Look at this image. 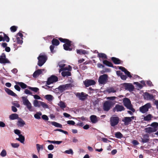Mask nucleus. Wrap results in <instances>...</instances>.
Instances as JSON below:
<instances>
[{
  "label": "nucleus",
  "instance_id": "nucleus-6",
  "mask_svg": "<svg viewBox=\"0 0 158 158\" xmlns=\"http://www.w3.org/2000/svg\"><path fill=\"white\" fill-rule=\"evenodd\" d=\"M114 103L111 101H106L103 104V109L105 111H109Z\"/></svg>",
  "mask_w": 158,
  "mask_h": 158
},
{
  "label": "nucleus",
  "instance_id": "nucleus-34",
  "mask_svg": "<svg viewBox=\"0 0 158 158\" xmlns=\"http://www.w3.org/2000/svg\"><path fill=\"white\" fill-rule=\"evenodd\" d=\"M42 115V113L39 111L37 112L34 115V117L36 119H39L40 118V116Z\"/></svg>",
  "mask_w": 158,
  "mask_h": 158
},
{
  "label": "nucleus",
  "instance_id": "nucleus-20",
  "mask_svg": "<svg viewBox=\"0 0 158 158\" xmlns=\"http://www.w3.org/2000/svg\"><path fill=\"white\" fill-rule=\"evenodd\" d=\"M4 89L8 94L15 97L17 96V95L15 93L10 89L7 88H5Z\"/></svg>",
  "mask_w": 158,
  "mask_h": 158
},
{
  "label": "nucleus",
  "instance_id": "nucleus-22",
  "mask_svg": "<svg viewBox=\"0 0 158 158\" xmlns=\"http://www.w3.org/2000/svg\"><path fill=\"white\" fill-rule=\"evenodd\" d=\"M44 70V69H38L33 74V77H36L38 76L40 74H42L43 71Z\"/></svg>",
  "mask_w": 158,
  "mask_h": 158
},
{
  "label": "nucleus",
  "instance_id": "nucleus-16",
  "mask_svg": "<svg viewBox=\"0 0 158 158\" xmlns=\"http://www.w3.org/2000/svg\"><path fill=\"white\" fill-rule=\"evenodd\" d=\"M124 86L126 89L129 91H133L134 88V86L131 83H125Z\"/></svg>",
  "mask_w": 158,
  "mask_h": 158
},
{
  "label": "nucleus",
  "instance_id": "nucleus-32",
  "mask_svg": "<svg viewBox=\"0 0 158 158\" xmlns=\"http://www.w3.org/2000/svg\"><path fill=\"white\" fill-rule=\"evenodd\" d=\"M111 60L115 64H119L121 63V61L118 58L112 57Z\"/></svg>",
  "mask_w": 158,
  "mask_h": 158
},
{
  "label": "nucleus",
  "instance_id": "nucleus-40",
  "mask_svg": "<svg viewBox=\"0 0 158 158\" xmlns=\"http://www.w3.org/2000/svg\"><path fill=\"white\" fill-rule=\"evenodd\" d=\"M77 53L79 54H86L87 53V52L84 50L82 49L77 50Z\"/></svg>",
  "mask_w": 158,
  "mask_h": 158
},
{
  "label": "nucleus",
  "instance_id": "nucleus-39",
  "mask_svg": "<svg viewBox=\"0 0 158 158\" xmlns=\"http://www.w3.org/2000/svg\"><path fill=\"white\" fill-rule=\"evenodd\" d=\"M52 43L53 45L57 46L59 44V42L58 40L53 39L52 41Z\"/></svg>",
  "mask_w": 158,
  "mask_h": 158
},
{
  "label": "nucleus",
  "instance_id": "nucleus-51",
  "mask_svg": "<svg viewBox=\"0 0 158 158\" xmlns=\"http://www.w3.org/2000/svg\"><path fill=\"white\" fill-rule=\"evenodd\" d=\"M64 153L68 154H71L72 155L73 154V150L72 149H70L69 150H66Z\"/></svg>",
  "mask_w": 158,
  "mask_h": 158
},
{
  "label": "nucleus",
  "instance_id": "nucleus-13",
  "mask_svg": "<svg viewBox=\"0 0 158 158\" xmlns=\"http://www.w3.org/2000/svg\"><path fill=\"white\" fill-rule=\"evenodd\" d=\"M140 139V141L143 143L148 142L149 140V135L147 134H143Z\"/></svg>",
  "mask_w": 158,
  "mask_h": 158
},
{
  "label": "nucleus",
  "instance_id": "nucleus-15",
  "mask_svg": "<svg viewBox=\"0 0 158 158\" xmlns=\"http://www.w3.org/2000/svg\"><path fill=\"white\" fill-rule=\"evenodd\" d=\"M76 95L80 100H84L86 98V97L88 96V95L83 92H82L81 93H77Z\"/></svg>",
  "mask_w": 158,
  "mask_h": 158
},
{
  "label": "nucleus",
  "instance_id": "nucleus-33",
  "mask_svg": "<svg viewBox=\"0 0 158 158\" xmlns=\"http://www.w3.org/2000/svg\"><path fill=\"white\" fill-rule=\"evenodd\" d=\"M19 138H16V140L19 141L22 143H23L25 141L24 137L22 135H19Z\"/></svg>",
  "mask_w": 158,
  "mask_h": 158
},
{
  "label": "nucleus",
  "instance_id": "nucleus-61",
  "mask_svg": "<svg viewBox=\"0 0 158 158\" xmlns=\"http://www.w3.org/2000/svg\"><path fill=\"white\" fill-rule=\"evenodd\" d=\"M32 95L33 96L34 98L35 99L39 100V99H40L41 98L39 96H38L37 95Z\"/></svg>",
  "mask_w": 158,
  "mask_h": 158
},
{
  "label": "nucleus",
  "instance_id": "nucleus-41",
  "mask_svg": "<svg viewBox=\"0 0 158 158\" xmlns=\"http://www.w3.org/2000/svg\"><path fill=\"white\" fill-rule=\"evenodd\" d=\"M152 118V116L151 114H149L145 116L144 118V119L145 121H148L150 120Z\"/></svg>",
  "mask_w": 158,
  "mask_h": 158
},
{
  "label": "nucleus",
  "instance_id": "nucleus-59",
  "mask_svg": "<svg viewBox=\"0 0 158 158\" xmlns=\"http://www.w3.org/2000/svg\"><path fill=\"white\" fill-rule=\"evenodd\" d=\"M42 118L43 119L48 120V118L47 116L46 115H43L42 116Z\"/></svg>",
  "mask_w": 158,
  "mask_h": 158
},
{
  "label": "nucleus",
  "instance_id": "nucleus-46",
  "mask_svg": "<svg viewBox=\"0 0 158 158\" xmlns=\"http://www.w3.org/2000/svg\"><path fill=\"white\" fill-rule=\"evenodd\" d=\"M37 150L38 152H39L40 149L42 150L43 148V146L42 145H40L39 144H36Z\"/></svg>",
  "mask_w": 158,
  "mask_h": 158
},
{
  "label": "nucleus",
  "instance_id": "nucleus-44",
  "mask_svg": "<svg viewBox=\"0 0 158 158\" xmlns=\"http://www.w3.org/2000/svg\"><path fill=\"white\" fill-rule=\"evenodd\" d=\"M98 56L100 58H102L103 59H107V56L104 53H98Z\"/></svg>",
  "mask_w": 158,
  "mask_h": 158
},
{
  "label": "nucleus",
  "instance_id": "nucleus-23",
  "mask_svg": "<svg viewBox=\"0 0 158 158\" xmlns=\"http://www.w3.org/2000/svg\"><path fill=\"white\" fill-rule=\"evenodd\" d=\"M115 109L117 111H121L124 110V108L122 106L116 105L115 107Z\"/></svg>",
  "mask_w": 158,
  "mask_h": 158
},
{
  "label": "nucleus",
  "instance_id": "nucleus-52",
  "mask_svg": "<svg viewBox=\"0 0 158 158\" xmlns=\"http://www.w3.org/2000/svg\"><path fill=\"white\" fill-rule=\"evenodd\" d=\"M17 28L15 26H12L10 27V29L11 31L14 32L16 31Z\"/></svg>",
  "mask_w": 158,
  "mask_h": 158
},
{
  "label": "nucleus",
  "instance_id": "nucleus-55",
  "mask_svg": "<svg viewBox=\"0 0 158 158\" xmlns=\"http://www.w3.org/2000/svg\"><path fill=\"white\" fill-rule=\"evenodd\" d=\"M63 115L66 118H69L70 119L72 118V116L69 114L66 113H64Z\"/></svg>",
  "mask_w": 158,
  "mask_h": 158
},
{
  "label": "nucleus",
  "instance_id": "nucleus-5",
  "mask_svg": "<svg viewBox=\"0 0 158 158\" xmlns=\"http://www.w3.org/2000/svg\"><path fill=\"white\" fill-rule=\"evenodd\" d=\"M150 103H148L145 105L140 107L139 108V111L142 113H145L148 111L149 109L151 107Z\"/></svg>",
  "mask_w": 158,
  "mask_h": 158
},
{
  "label": "nucleus",
  "instance_id": "nucleus-43",
  "mask_svg": "<svg viewBox=\"0 0 158 158\" xmlns=\"http://www.w3.org/2000/svg\"><path fill=\"white\" fill-rule=\"evenodd\" d=\"M27 88L35 93L37 92L39 90V89L36 87H32L30 86H28Z\"/></svg>",
  "mask_w": 158,
  "mask_h": 158
},
{
  "label": "nucleus",
  "instance_id": "nucleus-18",
  "mask_svg": "<svg viewBox=\"0 0 158 158\" xmlns=\"http://www.w3.org/2000/svg\"><path fill=\"white\" fill-rule=\"evenodd\" d=\"M119 69L124 72L125 74H126L129 77L131 78L132 77L130 73L124 67L122 66L119 67Z\"/></svg>",
  "mask_w": 158,
  "mask_h": 158
},
{
  "label": "nucleus",
  "instance_id": "nucleus-45",
  "mask_svg": "<svg viewBox=\"0 0 158 158\" xmlns=\"http://www.w3.org/2000/svg\"><path fill=\"white\" fill-rule=\"evenodd\" d=\"M6 154V152L5 149H3L0 154V156L2 157L5 156Z\"/></svg>",
  "mask_w": 158,
  "mask_h": 158
},
{
  "label": "nucleus",
  "instance_id": "nucleus-25",
  "mask_svg": "<svg viewBox=\"0 0 158 158\" xmlns=\"http://www.w3.org/2000/svg\"><path fill=\"white\" fill-rule=\"evenodd\" d=\"M151 126L153 128L155 132L158 130V123L157 122L152 123L151 125Z\"/></svg>",
  "mask_w": 158,
  "mask_h": 158
},
{
  "label": "nucleus",
  "instance_id": "nucleus-42",
  "mask_svg": "<svg viewBox=\"0 0 158 158\" xmlns=\"http://www.w3.org/2000/svg\"><path fill=\"white\" fill-rule=\"evenodd\" d=\"M115 136L116 138L120 139L122 138L123 135L120 132H118L115 133Z\"/></svg>",
  "mask_w": 158,
  "mask_h": 158
},
{
  "label": "nucleus",
  "instance_id": "nucleus-24",
  "mask_svg": "<svg viewBox=\"0 0 158 158\" xmlns=\"http://www.w3.org/2000/svg\"><path fill=\"white\" fill-rule=\"evenodd\" d=\"M42 102L36 100H34L33 102V104L35 107H40L41 105Z\"/></svg>",
  "mask_w": 158,
  "mask_h": 158
},
{
  "label": "nucleus",
  "instance_id": "nucleus-26",
  "mask_svg": "<svg viewBox=\"0 0 158 158\" xmlns=\"http://www.w3.org/2000/svg\"><path fill=\"white\" fill-rule=\"evenodd\" d=\"M10 120H14L19 118V115L16 114H12L10 115L9 117Z\"/></svg>",
  "mask_w": 158,
  "mask_h": 158
},
{
  "label": "nucleus",
  "instance_id": "nucleus-56",
  "mask_svg": "<svg viewBox=\"0 0 158 158\" xmlns=\"http://www.w3.org/2000/svg\"><path fill=\"white\" fill-rule=\"evenodd\" d=\"M24 92L25 94H27L32 95V93L28 89H25L24 90Z\"/></svg>",
  "mask_w": 158,
  "mask_h": 158
},
{
  "label": "nucleus",
  "instance_id": "nucleus-19",
  "mask_svg": "<svg viewBox=\"0 0 158 158\" xmlns=\"http://www.w3.org/2000/svg\"><path fill=\"white\" fill-rule=\"evenodd\" d=\"M98 117L94 115H91L90 117V119L91 122L93 123H96L98 121Z\"/></svg>",
  "mask_w": 158,
  "mask_h": 158
},
{
  "label": "nucleus",
  "instance_id": "nucleus-28",
  "mask_svg": "<svg viewBox=\"0 0 158 158\" xmlns=\"http://www.w3.org/2000/svg\"><path fill=\"white\" fill-rule=\"evenodd\" d=\"M18 121V125L19 126L22 127L25 124V122L20 118H19Z\"/></svg>",
  "mask_w": 158,
  "mask_h": 158
},
{
  "label": "nucleus",
  "instance_id": "nucleus-9",
  "mask_svg": "<svg viewBox=\"0 0 158 158\" xmlns=\"http://www.w3.org/2000/svg\"><path fill=\"white\" fill-rule=\"evenodd\" d=\"M108 76L106 74H104L100 76L98 79L99 83L104 84L106 83L107 80Z\"/></svg>",
  "mask_w": 158,
  "mask_h": 158
},
{
  "label": "nucleus",
  "instance_id": "nucleus-60",
  "mask_svg": "<svg viewBox=\"0 0 158 158\" xmlns=\"http://www.w3.org/2000/svg\"><path fill=\"white\" fill-rule=\"evenodd\" d=\"M43 87L46 89L50 90H51V88L52 86H50L48 85H46L44 86Z\"/></svg>",
  "mask_w": 158,
  "mask_h": 158
},
{
  "label": "nucleus",
  "instance_id": "nucleus-47",
  "mask_svg": "<svg viewBox=\"0 0 158 158\" xmlns=\"http://www.w3.org/2000/svg\"><path fill=\"white\" fill-rule=\"evenodd\" d=\"M41 106H42V107L44 109L49 108V106L48 105L42 102Z\"/></svg>",
  "mask_w": 158,
  "mask_h": 158
},
{
  "label": "nucleus",
  "instance_id": "nucleus-8",
  "mask_svg": "<svg viewBox=\"0 0 158 158\" xmlns=\"http://www.w3.org/2000/svg\"><path fill=\"white\" fill-rule=\"evenodd\" d=\"M119 119L117 117H112L110 118V123L111 126L116 125L119 122Z\"/></svg>",
  "mask_w": 158,
  "mask_h": 158
},
{
  "label": "nucleus",
  "instance_id": "nucleus-29",
  "mask_svg": "<svg viewBox=\"0 0 158 158\" xmlns=\"http://www.w3.org/2000/svg\"><path fill=\"white\" fill-rule=\"evenodd\" d=\"M106 91L109 93H114L116 92L117 90L114 88L111 87L108 88Z\"/></svg>",
  "mask_w": 158,
  "mask_h": 158
},
{
  "label": "nucleus",
  "instance_id": "nucleus-27",
  "mask_svg": "<svg viewBox=\"0 0 158 158\" xmlns=\"http://www.w3.org/2000/svg\"><path fill=\"white\" fill-rule=\"evenodd\" d=\"M58 105L60 106V107L63 110L66 106V104L65 103L63 102L62 101H60L58 103Z\"/></svg>",
  "mask_w": 158,
  "mask_h": 158
},
{
  "label": "nucleus",
  "instance_id": "nucleus-10",
  "mask_svg": "<svg viewBox=\"0 0 158 158\" xmlns=\"http://www.w3.org/2000/svg\"><path fill=\"white\" fill-rule=\"evenodd\" d=\"M0 63L3 64L10 63L9 60L6 58V55L4 53H2L0 56Z\"/></svg>",
  "mask_w": 158,
  "mask_h": 158
},
{
  "label": "nucleus",
  "instance_id": "nucleus-30",
  "mask_svg": "<svg viewBox=\"0 0 158 158\" xmlns=\"http://www.w3.org/2000/svg\"><path fill=\"white\" fill-rule=\"evenodd\" d=\"M15 83L19 85L22 89H25L28 87L26 84L23 82H16Z\"/></svg>",
  "mask_w": 158,
  "mask_h": 158
},
{
  "label": "nucleus",
  "instance_id": "nucleus-36",
  "mask_svg": "<svg viewBox=\"0 0 158 158\" xmlns=\"http://www.w3.org/2000/svg\"><path fill=\"white\" fill-rule=\"evenodd\" d=\"M51 124L54 126L60 128H62V125L61 124L58 123L57 122H51Z\"/></svg>",
  "mask_w": 158,
  "mask_h": 158
},
{
  "label": "nucleus",
  "instance_id": "nucleus-53",
  "mask_svg": "<svg viewBox=\"0 0 158 158\" xmlns=\"http://www.w3.org/2000/svg\"><path fill=\"white\" fill-rule=\"evenodd\" d=\"M134 84L136 85L137 87L140 89L142 88L143 87V85H142L140 84L138 82H134Z\"/></svg>",
  "mask_w": 158,
  "mask_h": 158
},
{
  "label": "nucleus",
  "instance_id": "nucleus-2",
  "mask_svg": "<svg viewBox=\"0 0 158 158\" xmlns=\"http://www.w3.org/2000/svg\"><path fill=\"white\" fill-rule=\"evenodd\" d=\"M59 40L61 42L65 43V44L63 45L64 48L66 50L71 51L72 49L70 48L71 42L67 39H63L60 38Z\"/></svg>",
  "mask_w": 158,
  "mask_h": 158
},
{
  "label": "nucleus",
  "instance_id": "nucleus-49",
  "mask_svg": "<svg viewBox=\"0 0 158 158\" xmlns=\"http://www.w3.org/2000/svg\"><path fill=\"white\" fill-rule=\"evenodd\" d=\"M12 104L14 106L17 108H19L20 106V105L18 103V102L17 101H14L12 102Z\"/></svg>",
  "mask_w": 158,
  "mask_h": 158
},
{
  "label": "nucleus",
  "instance_id": "nucleus-63",
  "mask_svg": "<svg viewBox=\"0 0 158 158\" xmlns=\"http://www.w3.org/2000/svg\"><path fill=\"white\" fill-rule=\"evenodd\" d=\"M14 87L15 89H16L17 91H20V88L19 85H15Z\"/></svg>",
  "mask_w": 158,
  "mask_h": 158
},
{
  "label": "nucleus",
  "instance_id": "nucleus-11",
  "mask_svg": "<svg viewBox=\"0 0 158 158\" xmlns=\"http://www.w3.org/2000/svg\"><path fill=\"white\" fill-rule=\"evenodd\" d=\"M57 81V77L54 75H52L48 79L47 84L48 85H49L56 82Z\"/></svg>",
  "mask_w": 158,
  "mask_h": 158
},
{
  "label": "nucleus",
  "instance_id": "nucleus-17",
  "mask_svg": "<svg viewBox=\"0 0 158 158\" xmlns=\"http://www.w3.org/2000/svg\"><path fill=\"white\" fill-rule=\"evenodd\" d=\"M144 98L147 100H152L154 99V97L152 94H150L146 92L144 93Z\"/></svg>",
  "mask_w": 158,
  "mask_h": 158
},
{
  "label": "nucleus",
  "instance_id": "nucleus-14",
  "mask_svg": "<svg viewBox=\"0 0 158 158\" xmlns=\"http://www.w3.org/2000/svg\"><path fill=\"white\" fill-rule=\"evenodd\" d=\"M84 84L86 87H88L90 85H93L95 84V81L93 80L86 79L83 81Z\"/></svg>",
  "mask_w": 158,
  "mask_h": 158
},
{
  "label": "nucleus",
  "instance_id": "nucleus-64",
  "mask_svg": "<svg viewBox=\"0 0 158 158\" xmlns=\"http://www.w3.org/2000/svg\"><path fill=\"white\" fill-rule=\"evenodd\" d=\"M154 103L156 106V108L158 109V100H155Z\"/></svg>",
  "mask_w": 158,
  "mask_h": 158
},
{
  "label": "nucleus",
  "instance_id": "nucleus-50",
  "mask_svg": "<svg viewBox=\"0 0 158 158\" xmlns=\"http://www.w3.org/2000/svg\"><path fill=\"white\" fill-rule=\"evenodd\" d=\"M12 147L13 148H18L19 146V144L18 143H11Z\"/></svg>",
  "mask_w": 158,
  "mask_h": 158
},
{
  "label": "nucleus",
  "instance_id": "nucleus-31",
  "mask_svg": "<svg viewBox=\"0 0 158 158\" xmlns=\"http://www.w3.org/2000/svg\"><path fill=\"white\" fill-rule=\"evenodd\" d=\"M145 132L148 133H151L155 132L151 127L145 128Z\"/></svg>",
  "mask_w": 158,
  "mask_h": 158
},
{
  "label": "nucleus",
  "instance_id": "nucleus-12",
  "mask_svg": "<svg viewBox=\"0 0 158 158\" xmlns=\"http://www.w3.org/2000/svg\"><path fill=\"white\" fill-rule=\"evenodd\" d=\"M71 84H67L59 86L58 87V89L60 91L62 92L68 89L69 88L71 87Z\"/></svg>",
  "mask_w": 158,
  "mask_h": 158
},
{
  "label": "nucleus",
  "instance_id": "nucleus-38",
  "mask_svg": "<svg viewBox=\"0 0 158 158\" xmlns=\"http://www.w3.org/2000/svg\"><path fill=\"white\" fill-rule=\"evenodd\" d=\"M45 98L48 101H52L53 99L52 96L50 94L46 95Z\"/></svg>",
  "mask_w": 158,
  "mask_h": 158
},
{
  "label": "nucleus",
  "instance_id": "nucleus-54",
  "mask_svg": "<svg viewBox=\"0 0 158 158\" xmlns=\"http://www.w3.org/2000/svg\"><path fill=\"white\" fill-rule=\"evenodd\" d=\"M14 132L16 134L18 135V136H19V135H21V134H20V133H21L20 131L19 130H18V129L15 130L14 131Z\"/></svg>",
  "mask_w": 158,
  "mask_h": 158
},
{
  "label": "nucleus",
  "instance_id": "nucleus-1",
  "mask_svg": "<svg viewBox=\"0 0 158 158\" xmlns=\"http://www.w3.org/2000/svg\"><path fill=\"white\" fill-rule=\"evenodd\" d=\"M23 104L26 106L29 111L32 112L34 110V107L32 106L31 103L27 98V97H23L22 98Z\"/></svg>",
  "mask_w": 158,
  "mask_h": 158
},
{
  "label": "nucleus",
  "instance_id": "nucleus-57",
  "mask_svg": "<svg viewBox=\"0 0 158 158\" xmlns=\"http://www.w3.org/2000/svg\"><path fill=\"white\" fill-rule=\"evenodd\" d=\"M67 123L69 125H74L75 124V122L72 120H69L67 121Z\"/></svg>",
  "mask_w": 158,
  "mask_h": 158
},
{
  "label": "nucleus",
  "instance_id": "nucleus-35",
  "mask_svg": "<svg viewBox=\"0 0 158 158\" xmlns=\"http://www.w3.org/2000/svg\"><path fill=\"white\" fill-rule=\"evenodd\" d=\"M61 75L64 77L65 76L68 77L71 76V73L68 71H64L61 73Z\"/></svg>",
  "mask_w": 158,
  "mask_h": 158
},
{
  "label": "nucleus",
  "instance_id": "nucleus-3",
  "mask_svg": "<svg viewBox=\"0 0 158 158\" xmlns=\"http://www.w3.org/2000/svg\"><path fill=\"white\" fill-rule=\"evenodd\" d=\"M123 102L125 106L128 109L131 110L133 112L135 111V110L132 108L131 102L129 98H124L123 100Z\"/></svg>",
  "mask_w": 158,
  "mask_h": 158
},
{
  "label": "nucleus",
  "instance_id": "nucleus-4",
  "mask_svg": "<svg viewBox=\"0 0 158 158\" xmlns=\"http://www.w3.org/2000/svg\"><path fill=\"white\" fill-rule=\"evenodd\" d=\"M38 64L40 66H41L47 60V56L45 54H40L38 57Z\"/></svg>",
  "mask_w": 158,
  "mask_h": 158
},
{
  "label": "nucleus",
  "instance_id": "nucleus-21",
  "mask_svg": "<svg viewBox=\"0 0 158 158\" xmlns=\"http://www.w3.org/2000/svg\"><path fill=\"white\" fill-rule=\"evenodd\" d=\"M122 121L123 122L125 125H128L130 123L131 120L130 117H125L123 119Z\"/></svg>",
  "mask_w": 158,
  "mask_h": 158
},
{
  "label": "nucleus",
  "instance_id": "nucleus-58",
  "mask_svg": "<svg viewBox=\"0 0 158 158\" xmlns=\"http://www.w3.org/2000/svg\"><path fill=\"white\" fill-rule=\"evenodd\" d=\"M48 148L49 150H52L54 148V146L52 144H50L48 146Z\"/></svg>",
  "mask_w": 158,
  "mask_h": 158
},
{
  "label": "nucleus",
  "instance_id": "nucleus-62",
  "mask_svg": "<svg viewBox=\"0 0 158 158\" xmlns=\"http://www.w3.org/2000/svg\"><path fill=\"white\" fill-rule=\"evenodd\" d=\"M6 125L5 123L2 121H0V127H5Z\"/></svg>",
  "mask_w": 158,
  "mask_h": 158
},
{
  "label": "nucleus",
  "instance_id": "nucleus-48",
  "mask_svg": "<svg viewBox=\"0 0 158 158\" xmlns=\"http://www.w3.org/2000/svg\"><path fill=\"white\" fill-rule=\"evenodd\" d=\"M17 42L18 44H22L23 41L22 40L23 38H20L19 37H16Z\"/></svg>",
  "mask_w": 158,
  "mask_h": 158
},
{
  "label": "nucleus",
  "instance_id": "nucleus-7",
  "mask_svg": "<svg viewBox=\"0 0 158 158\" xmlns=\"http://www.w3.org/2000/svg\"><path fill=\"white\" fill-rule=\"evenodd\" d=\"M58 65L60 69L59 70V72L60 73L61 71L64 70L71 71L72 69L71 67L69 65L68 66L64 67L65 65L64 63H62V62H60L59 63Z\"/></svg>",
  "mask_w": 158,
  "mask_h": 158
},
{
  "label": "nucleus",
  "instance_id": "nucleus-37",
  "mask_svg": "<svg viewBox=\"0 0 158 158\" xmlns=\"http://www.w3.org/2000/svg\"><path fill=\"white\" fill-rule=\"evenodd\" d=\"M103 63L106 65L110 67H112L113 66V64L110 62H109L107 60H103Z\"/></svg>",
  "mask_w": 158,
  "mask_h": 158
}]
</instances>
